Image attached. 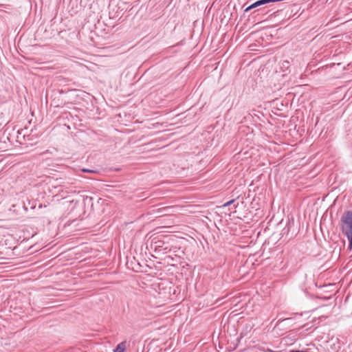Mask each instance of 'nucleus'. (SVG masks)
<instances>
[{
	"label": "nucleus",
	"mask_w": 352,
	"mask_h": 352,
	"mask_svg": "<svg viewBox=\"0 0 352 352\" xmlns=\"http://www.w3.org/2000/svg\"><path fill=\"white\" fill-rule=\"evenodd\" d=\"M341 230L349 240V246H352V210L345 211L340 219Z\"/></svg>",
	"instance_id": "obj_1"
},
{
	"label": "nucleus",
	"mask_w": 352,
	"mask_h": 352,
	"mask_svg": "<svg viewBox=\"0 0 352 352\" xmlns=\"http://www.w3.org/2000/svg\"><path fill=\"white\" fill-rule=\"evenodd\" d=\"M172 245L168 242L158 240L155 243V250L159 253L166 254L172 250Z\"/></svg>",
	"instance_id": "obj_2"
},
{
	"label": "nucleus",
	"mask_w": 352,
	"mask_h": 352,
	"mask_svg": "<svg viewBox=\"0 0 352 352\" xmlns=\"http://www.w3.org/2000/svg\"><path fill=\"white\" fill-rule=\"evenodd\" d=\"M126 349V342L119 343L113 349V352H124Z\"/></svg>",
	"instance_id": "obj_3"
},
{
	"label": "nucleus",
	"mask_w": 352,
	"mask_h": 352,
	"mask_svg": "<svg viewBox=\"0 0 352 352\" xmlns=\"http://www.w3.org/2000/svg\"><path fill=\"white\" fill-rule=\"evenodd\" d=\"M81 170L85 173H98V171L96 170H91V169H87V168H82Z\"/></svg>",
	"instance_id": "obj_4"
},
{
	"label": "nucleus",
	"mask_w": 352,
	"mask_h": 352,
	"mask_svg": "<svg viewBox=\"0 0 352 352\" xmlns=\"http://www.w3.org/2000/svg\"><path fill=\"white\" fill-rule=\"evenodd\" d=\"M235 201V199H231L227 202H226L223 205V207H227V206H229L230 205H232L234 202Z\"/></svg>",
	"instance_id": "obj_5"
},
{
	"label": "nucleus",
	"mask_w": 352,
	"mask_h": 352,
	"mask_svg": "<svg viewBox=\"0 0 352 352\" xmlns=\"http://www.w3.org/2000/svg\"><path fill=\"white\" fill-rule=\"evenodd\" d=\"M295 261H296L293 258V255H292V256H291L289 257V260H288V263H289V264H291V265H296V264H297V263L294 264ZM296 263H298V262H296Z\"/></svg>",
	"instance_id": "obj_6"
},
{
	"label": "nucleus",
	"mask_w": 352,
	"mask_h": 352,
	"mask_svg": "<svg viewBox=\"0 0 352 352\" xmlns=\"http://www.w3.org/2000/svg\"><path fill=\"white\" fill-rule=\"evenodd\" d=\"M253 9V8H252L251 5H250L249 6H248L245 9V12H248L250 10Z\"/></svg>",
	"instance_id": "obj_7"
},
{
	"label": "nucleus",
	"mask_w": 352,
	"mask_h": 352,
	"mask_svg": "<svg viewBox=\"0 0 352 352\" xmlns=\"http://www.w3.org/2000/svg\"><path fill=\"white\" fill-rule=\"evenodd\" d=\"M289 352H309L307 351L290 350Z\"/></svg>",
	"instance_id": "obj_8"
}]
</instances>
